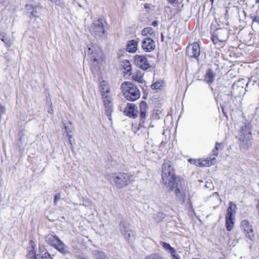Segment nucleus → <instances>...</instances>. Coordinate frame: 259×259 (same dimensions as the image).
I'll return each mask as SVG.
<instances>
[{
	"mask_svg": "<svg viewBox=\"0 0 259 259\" xmlns=\"http://www.w3.org/2000/svg\"><path fill=\"white\" fill-rule=\"evenodd\" d=\"M162 178L166 189L168 190H175L177 197L184 202L186 191L182 185L184 182L176 176L173 168L168 162H165L163 164Z\"/></svg>",
	"mask_w": 259,
	"mask_h": 259,
	"instance_id": "1",
	"label": "nucleus"
},
{
	"mask_svg": "<svg viewBox=\"0 0 259 259\" xmlns=\"http://www.w3.org/2000/svg\"><path fill=\"white\" fill-rule=\"evenodd\" d=\"M121 90L123 96L128 100L134 101L138 99L141 96L140 91L133 83L125 81L121 85Z\"/></svg>",
	"mask_w": 259,
	"mask_h": 259,
	"instance_id": "2",
	"label": "nucleus"
},
{
	"mask_svg": "<svg viewBox=\"0 0 259 259\" xmlns=\"http://www.w3.org/2000/svg\"><path fill=\"white\" fill-rule=\"evenodd\" d=\"M87 54L90 59L93 61V63L97 65L103 61V54L101 48L95 44H91L88 47L86 51Z\"/></svg>",
	"mask_w": 259,
	"mask_h": 259,
	"instance_id": "3",
	"label": "nucleus"
},
{
	"mask_svg": "<svg viewBox=\"0 0 259 259\" xmlns=\"http://www.w3.org/2000/svg\"><path fill=\"white\" fill-rule=\"evenodd\" d=\"M111 180L115 185L121 188L130 184L133 181V176L131 174L123 172H116L112 174Z\"/></svg>",
	"mask_w": 259,
	"mask_h": 259,
	"instance_id": "4",
	"label": "nucleus"
},
{
	"mask_svg": "<svg viewBox=\"0 0 259 259\" xmlns=\"http://www.w3.org/2000/svg\"><path fill=\"white\" fill-rule=\"evenodd\" d=\"M228 37L229 32L227 29L219 28L213 32L211 39L215 45L222 47Z\"/></svg>",
	"mask_w": 259,
	"mask_h": 259,
	"instance_id": "5",
	"label": "nucleus"
},
{
	"mask_svg": "<svg viewBox=\"0 0 259 259\" xmlns=\"http://www.w3.org/2000/svg\"><path fill=\"white\" fill-rule=\"evenodd\" d=\"M251 133L248 125L245 124L242 128L239 136V139L242 142V147L248 148L251 144Z\"/></svg>",
	"mask_w": 259,
	"mask_h": 259,
	"instance_id": "6",
	"label": "nucleus"
},
{
	"mask_svg": "<svg viewBox=\"0 0 259 259\" xmlns=\"http://www.w3.org/2000/svg\"><path fill=\"white\" fill-rule=\"evenodd\" d=\"M212 152H213L214 156L210 158V159L190 158L188 159V161L191 164L198 167L209 166L215 164L216 162V157L218 156V153L214 150Z\"/></svg>",
	"mask_w": 259,
	"mask_h": 259,
	"instance_id": "7",
	"label": "nucleus"
},
{
	"mask_svg": "<svg viewBox=\"0 0 259 259\" xmlns=\"http://www.w3.org/2000/svg\"><path fill=\"white\" fill-rule=\"evenodd\" d=\"M26 10L30 16L38 17L41 13V6L39 4L30 3L26 5Z\"/></svg>",
	"mask_w": 259,
	"mask_h": 259,
	"instance_id": "8",
	"label": "nucleus"
},
{
	"mask_svg": "<svg viewBox=\"0 0 259 259\" xmlns=\"http://www.w3.org/2000/svg\"><path fill=\"white\" fill-rule=\"evenodd\" d=\"M134 60L135 65L143 70H146L151 66L147 58L144 55H136Z\"/></svg>",
	"mask_w": 259,
	"mask_h": 259,
	"instance_id": "9",
	"label": "nucleus"
},
{
	"mask_svg": "<svg viewBox=\"0 0 259 259\" xmlns=\"http://www.w3.org/2000/svg\"><path fill=\"white\" fill-rule=\"evenodd\" d=\"M91 32L94 35L101 36L104 33V28L102 20L98 19L95 21L91 26Z\"/></svg>",
	"mask_w": 259,
	"mask_h": 259,
	"instance_id": "10",
	"label": "nucleus"
},
{
	"mask_svg": "<svg viewBox=\"0 0 259 259\" xmlns=\"http://www.w3.org/2000/svg\"><path fill=\"white\" fill-rule=\"evenodd\" d=\"M241 227L245 233L246 237L250 240L253 241L255 239V236L253 232L252 226L249 225V223L246 220H243L241 222Z\"/></svg>",
	"mask_w": 259,
	"mask_h": 259,
	"instance_id": "11",
	"label": "nucleus"
},
{
	"mask_svg": "<svg viewBox=\"0 0 259 259\" xmlns=\"http://www.w3.org/2000/svg\"><path fill=\"white\" fill-rule=\"evenodd\" d=\"M156 47L155 42L150 37H147L142 41V48L145 52H150Z\"/></svg>",
	"mask_w": 259,
	"mask_h": 259,
	"instance_id": "12",
	"label": "nucleus"
},
{
	"mask_svg": "<svg viewBox=\"0 0 259 259\" xmlns=\"http://www.w3.org/2000/svg\"><path fill=\"white\" fill-rule=\"evenodd\" d=\"M148 106L147 103L144 101H142L140 104V121L139 125L141 127H146L145 121L147 116V110Z\"/></svg>",
	"mask_w": 259,
	"mask_h": 259,
	"instance_id": "13",
	"label": "nucleus"
},
{
	"mask_svg": "<svg viewBox=\"0 0 259 259\" xmlns=\"http://www.w3.org/2000/svg\"><path fill=\"white\" fill-rule=\"evenodd\" d=\"M187 54L191 58H197L200 54V47L197 42L189 46L187 49Z\"/></svg>",
	"mask_w": 259,
	"mask_h": 259,
	"instance_id": "14",
	"label": "nucleus"
},
{
	"mask_svg": "<svg viewBox=\"0 0 259 259\" xmlns=\"http://www.w3.org/2000/svg\"><path fill=\"white\" fill-rule=\"evenodd\" d=\"M124 113L130 117L136 118L138 117L137 107L135 104L128 103L124 109Z\"/></svg>",
	"mask_w": 259,
	"mask_h": 259,
	"instance_id": "15",
	"label": "nucleus"
},
{
	"mask_svg": "<svg viewBox=\"0 0 259 259\" xmlns=\"http://www.w3.org/2000/svg\"><path fill=\"white\" fill-rule=\"evenodd\" d=\"M103 98L106 114L110 116L113 111L112 100L110 96L103 97Z\"/></svg>",
	"mask_w": 259,
	"mask_h": 259,
	"instance_id": "16",
	"label": "nucleus"
},
{
	"mask_svg": "<svg viewBox=\"0 0 259 259\" xmlns=\"http://www.w3.org/2000/svg\"><path fill=\"white\" fill-rule=\"evenodd\" d=\"M99 88L103 97L109 96L110 87L107 81L105 80L101 81L100 83Z\"/></svg>",
	"mask_w": 259,
	"mask_h": 259,
	"instance_id": "17",
	"label": "nucleus"
},
{
	"mask_svg": "<svg viewBox=\"0 0 259 259\" xmlns=\"http://www.w3.org/2000/svg\"><path fill=\"white\" fill-rule=\"evenodd\" d=\"M54 241V245L56 248L60 252L65 253L66 250V246L63 243V242L57 237L55 236H52Z\"/></svg>",
	"mask_w": 259,
	"mask_h": 259,
	"instance_id": "18",
	"label": "nucleus"
},
{
	"mask_svg": "<svg viewBox=\"0 0 259 259\" xmlns=\"http://www.w3.org/2000/svg\"><path fill=\"white\" fill-rule=\"evenodd\" d=\"M214 79V75L213 71L211 69H209L205 74L204 81L208 84H210L213 81Z\"/></svg>",
	"mask_w": 259,
	"mask_h": 259,
	"instance_id": "19",
	"label": "nucleus"
},
{
	"mask_svg": "<svg viewBox=\"0 0 259 259\" xmlns=\"http://www.w3.org/2000/svg\"><path fill=\"white\" fill-rule=\"evenodd\" d=\"M144 74L140 71H136L132 75V79L139 83H143L144 81L143 78Z\"/></svg>",
	"mask_w": 259,
	"mask_h": 259,
	"instance_id": "20",
	"label": "nucleus"
},
{
	"mask_svg": "<svg viewBox=\"0 0 259 259\" xmlns=\"http://www.w3.org/2000/svg\"><path fill=\"white\" fill-rule=\"evenodd\" d=\"M122 65L125 70L124 73L128 75H131L132 72V68L130 62L127 60H123L122 62Z\"/></svg>",
	"mask_w": 259,
	"mask_h": 259,
	"instance_id": "21",
	"label": "nucleus"
},
{
	"mask_svg": "<svg viewBox=\"0 0 259 259\" xmlns=\"http://www.w3.org/2000/svg\"><path fill=\"white\" fill-rule=\"evenodd\" d=\"M236 206L232 202L229 203V206L227 209V213L226 217H235L236 213Z\"/></svg>",
	"mask_w": 259,
	"mask_h": 259,
	"instance_id": "22",
	"label": "nucleus"
},
{
	"mask_svg": "<svg viewBox=\"0 0 259 259\" xmlns=\"http://www.w3.org/2000/svg\"><path fill=\"white\" fill-rule=\"evenodd\" d=\"M137 46L138 42L136 40H130L126 46V50L130 53H134L137 50Z\"/></svg>",
	"mask_w": 259,
	"mask_h": 259,
	"instance_id": "23",
	"label": "nucleus"
},
{
	"mask_svg": "<svg viewBox=\"0 0 259 259\" xmlns=\"http://www.w3.org/2000/svg\"><path fill=\"white\" fill-rule=\"evenodd\" d=\"M128 226V224H125V223H121L120 225V230L122 232V234L124 235V237L126 239H128L131 236L130 231L129 232L126 228V227Z\"/></svg>",
	"mask_w": 259,
	"mask_h": 259,
	"instance_id": "24",
	"label": "nucleus"
},
{
	"mask_svg": "<svg viewBox=\"0 0 259 259\" xmlns=\"http://www.w3.org/2000/svg\"><path fill=\"white\" fill-rule=\"evenodd\" d=\"M235 217H226V227L228 231H231L234 227Z\"/></svg>",
	"mask_w": 259,
	"mask_h": 259,
	"instance_id": "25",
	"label": "nucleus"
},
{
	"mask_svg": "<svg viewBox=\"0 0 259 259\" xmlns=\"http://www.w3.org/2000/svg\"><path fill=\"white\" fill-rule=\"evenodd\" d=\"M142 34L144 36L149 35L150 36H154L155 34L153 29L151 27H146L142 30Z\"/></svg>",
	"mask_w": 259,
	"mask_h": 259,
	"instance_id": "26",
	"label": "nucleus"
},
{
	"mask_svg": "<svg viewBox=\"0 0 259 259\" xmlns=\"http://www.w3.org/2000/svg\"><path fill=\"white\" fill-rule=\"evenodd\" d=\"M29 253L27 256L28 259H37L36 257V252L35 248L33 246L29 247L28 249Z\"/></svg>",
	"mask_w": 259,
	"mask_h": 259,
	"instance_id": "27",
	"label": "nucleus"
},
{
	"mask_svg": "<svg viewBox=\"0 0 259 259\" xmlns=\"http://www.w3.org/2000/svg\"><path fill=\"white\" fill-rule=\"evenodd\" d=\"M41 253L40 254V259H53L49 253L46 251L45 248H40Z\"/></svg>",
	"mask_w": 259,
	"mask_h": 259,
	"instance_id": "28",
	"label": "nucleus"
},
{
	"mask_svg": "<svg viewBox=\"0 0 259 259\" xmlns=\"http://www.w3.org/2000/svg\"><path fill=\"white\" fill-rule=\"evenodd\" d=\"M65 131H64V134H65L69 139V143L72 145L71 139L72 138V135L70 134L71 130L69 129L66 126H64Z\"/></svg>",
	"mask_w": 259,
	"mask_h": 259,
	"instance_id": "29",
	"label": "nucleus"
},
{
	"mask_svg": "<svg viewBox=\"0 0 259 259\" xmlns=\"http://www.w3.org/2000/svg\"><path fill=\"white\" fill-rule=\"evenodd\" d=\"M160 244L163 247V248L168 252L174 248L172 247L169 243L164 242H160Z\"/></svg>",
	"mask_w": 259,
	"mask_h": 259,
	"instance_id": "30",
	"label": "nucleus"
},
{
	"mask_svg": "<svg viewBox=\"0 0 259 259\" xmlns=\"http://www.w3.org/2000/svg\"><path fill=\"white\" fill-rule=\"evenodd\" d=\"M145 259H164L160 255L156 253L151 254L145 257Z\"/></svg>",
	"mask_w": 259,
	"mask_h": 259,
	"instance_id": "31",
	"label": "nucleus"
},
{
	"mask_svg": "<svg viewBox=\"0 0 259 259\" xmlns=\"http://www.w3.org/2000/svg\"><path fill=\"white\" fill-rule=\"evenodd\" d=\"M95 255L96 259H107V256L103 252H96Z\"/></svg>",
	"mask_w": 259,
	"mask_h": 259,
	"instance_id": "32",
	"label": "nucleus"
},
{
	"mask_svg": "<svg viewBox=\"0 0 259 259\" xmlns=\"http://www.w3.org/2000/svg\"><path fill=\"white\" fill-rule=\"evenodd\" d=\"M222 149V143H219L218 142H216L215 148L214 149H213L212 151L214 150L215 151V152H217L218 154V151L221 150ZM212 152V156H213L212 157H213L214 156L213 155V152Z\"/></svg>",
	"mask_w": 259,
	"mask_h": 259,
	"instance_id": "33",
	"label": "nucleus"
},
{
	"mask_svg": "<svg viewBox=\"0 0 259 259\" xmlns=\"http://www.w3.org/2000/svg\"><path fill=\"white\" fill-rule=\"evenodd\" d=\"M6 112V108L0 103V120H1L2 118V116L4 114H5Z\"/></svg>",
	"mask_w": 259,
	"mask_h": 259,
	"instance_id": "34",
	"label": "nucleus"
},
{
	"mask_svg": "<svg viewBox=\"0 0 259 259\" xmlns=\"http://www.w3.org/2000/svg\"><path fill=\"white\" fill-rule=\"evenodd\" d=\"M61 199L60 193L56 194L54 196V204L55 205H57V201Z\"/></svg>",
	"mask_w": 259,
	"mask_h": 259,
	"instance_id": "35",
	"label": "nucleus"
},
{
	"mask_svg": "<svg viewBox=\"0 0 259 259\" xmlns=\"http://www.w3.org/2000/svg\"><path fill=\"white\" fill-rule=\"evenodd\" d=\"M160 87V84L159 82H155L151 85V88L153 90L158 89Z\"/></svg>",
	"mask_w": 259,
	"mask_h": 259,
	"instance_id": "36",
	"label": "nucleus"
},
{
	"mask_svg": "<svg viewBox=\"0 0 259 259\" xmlns=\"http://www.w3.org/2000/svg\"><path fill=\"white\" fill-rule=\"evenodd\" d=\"M2 40L6 44L8 45L9 46H10V41L9 39L5 38V37H4V38L2 39Z\"/></svg>",
	"mask_w": 259,
	"mask_h": 259,
	"instance_id": "37",
	"label": "nucleus"
},
{
	"mask_svg": "<svg viewBox=\"0 0 259 259\" xmlns=\"http://www.w3.org/2000/svg\"><path fill=\"white\" fill-rule=\"evenodd\" d=\"M256 208L258 214L259 215V199L256 200Z\"/></svg>",
	"mask_w": 259,
	"mask_h": 259,
	"instance_id": "38",
	"label": "nucleus"
},
{
	"mask_svg": "<svg viewBox=\"0 0 259 259\" xmlns=\"http://www.w3.org/2000/svg\"><path fill=\"white\" fill-rule=\"evenodd\" d=\"M176 250L175 249V248H172V249H171V250L169 252V253H170V254H171V256H172V255H174V254H176Z\"/></svg>",
	"mask_w": 259,
	"mask_h": 259,
	"instance_id": "39",
	"label": "nucleus"
},
{
	"mask_svg": "<svg viewBox=\"0 0 259 259\" xmlns=\"http://www.w3.org/2000/svg\"><path fill=\"white\" fill-rule=\"evenodd\" d=\"M252 21L253 22H257L259 23V17H255L252 19Z\"/></svg>",
	"mask_w": 259,
	"mask_h": 259,
	"instance_id": "40",
	"label": "nucleus"
},
{
	"mask_svg": "<svg viewBox=\"0 0 259 259\" xmlns=\"http://www.w3.org/2000/svg\"><path fill=\"white\" fill-rule=\"evenodd\" d=\"M51 2L57 5H59V2L60 0H50Z\"/></svg>",
	"mask_w": 259,
	"mask_h": 259,
	"instance_id": "41",
	"label": "nucleus"
},
{
	"mask_svg": "<svg viewBox=\"0 0 259 259\" xmlns=\"http://www.w3.org/2000/svg\"><path fill=\"white\" fill-rule=\"evenodd\" d=\"M146 127H144L145 128H149L150 127H153L154 126L153 124H152L151 122L150 123L149 125H146L145 124Z\"/></svg>",
	"mask_w": 259,
	"mask_h": 259,
	"instance_id": "42",
	"label": "nucleus"
},
{
	"mask_svg": "<svg viewBox=\"0 0 259 259\" xmlns=\"http://www.w3.org/2000/svg\"><path fill=\"white\" fill-rule=\"evenodd\" d=\"M172 259H180V257L178 254H174V255L172 256Z\"/></svg>",
	"mask_w": 259,
	"mask_h": 259,
	"instance_id": "43",
	"label": "nucleus"
},
{
	"mask_svg": "<svg viewBox=\"0 0 259 259\" xmlns=\"http://www.w3.org/2000/svg\"><path fill=\"white\" fill-rule=\"evenodd\" d=\"M213 195H213L214 196H216L217 198V199H218V201H219V202H221V199H220V200L219 199V198H218V195L217 193H215Z\"/></svg>",
	"mask_w": 259,
	"mask_h": 259,
	"instance_id": "44",
	"label": "nucleus"
},
{
	"mask_svg": "<svg viewBox=\"0 0 259 259\" xmlns=\"http://www.w3.org/2000/svg\"><path fill=\"white\" fill-rule=\"evenodd\" d=\"M157 25V22L156 21L153 22L152 25L155 26Z\"/></svg>",
	"mask_w": 259,
	"mask_h": 259,
	"instance_id": "45",
	"label": "nucleus"
},
{
	"mask_svg": "<svg viewBox=\"0 0 259 259\" xmlns=\"http://www.w3.org/2000/svg\"><path fill=\"white\" fill-rule=\"evenodd\" d=\"M170 3H174L175 0H168Z\"/></svg>",
	"mask_w": 259,
	"mask_h": 259,
	"instance_id": "46",
	"label": "nucleus"
},
{
	"mask_svg": "<svg viewBox=\"0 0 259 259\" xmlns=\"http://www.w3.org/2000/svg\"><path fill=\"white\" fill-rule=\"evenodd\" d=\"M49 113H52V110H51L49 111Z\"/></svg>",
	"mask_w": 259,
	"mask_h": 259,
	"instance_id": "47",
	"label": "nucleus"
}]
</instances>
